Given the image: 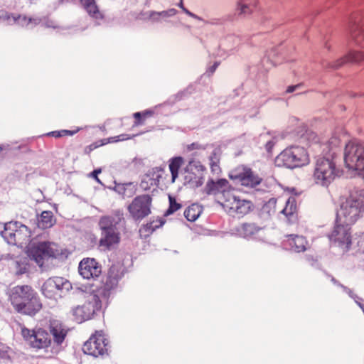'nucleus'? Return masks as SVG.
I'll list each match as a JSON object with an SVG mask.
<instances>
[{
	"instance_id": "obj_1",
	"label": "nucleus",
	"mask_w": 364,
	"mask_h": 364,
	"mask_svg": "<svg viewBox=\"0 0 364 364\" xmlns=\"http://www.w3.org/2000/svg\"><path fill=\"white\" fill-rule=\"evenodd\" d=\"M364 212V189H353L346 198L337 213L336 219L339 223L353 225Z\"/></svg>"
},
{
	"instance_id": "obj_2",
	"label": "nucleus",
	"mask_w": 364,
	"mask_h": 364,
	"mask_svg": "<svg viewBox=\"0 0 364 364\" xmlns=\"http://www.w3.org/2000/svg\"><path fill=\"white\" fill-rule=\"evenodd\" d=\"M310 161L307 151L299 146H291L284 149L274 160L275 165L294 169L307 165Z\"/></svg>"
},
{
	"instance_id": "obj_3",
	"label": "nucleus",
	"mask_w": 364,
	"mask_h": 364,
	"mask_svg": "<svg viewBox=\"0 0 364 364\" xmlns=\"http://www.w3.org/2000/svg\"><path fill=\"white\" fill-rule=\"evenodd\" d=\"M339 171L333 159L318 157L314 165L312 178L315 184L328 187L338 176Z\"/></svg>"
},
{
	"instance_id": "obj_4",
	"label": "nucleus",
	"mask_w": 364,
	"mask_h": 364,
	"mask_svg": "<svg viewBox=\"0 0 364 364\" xmlns=\"http://www.w3.org/2000/svg\"><path fill=\"white\" fill-rule=\"evenodd\" d=\"M28 256L39 267H43L46 259H56L63 255V250L52 242H39L33 245L28 251Z\"/></svg>"
},
{
	"instance_id": "obj_5",
	"label": "nucleus",
	"mask_w": 364,
	"mask_h": 364,
	"mask_svg": "<svg viewBox=\"0 0 364 364\" xmlns=\"http://www.w3.org/2000/svg\"><path fill=\"white\" fill-rule=\"evenodd\" d=\"M102 301L97 294H91L86 296L84 303L72 309L74 320L82 323L91 319L101 310Z\"/></svg>"
},
{
	"instance_id": "obj_6",
	"label": "nucleus",
	"mask_w": 364,
	"mask_h": 364,
	"mask_svg": "<svg viewBox=\"0 0 364 364\" xmlns=\"http://www.w3.org/2000/svg\"><path fill=\"white\" fill-rule=\"evenodd\" d=\"M221 205L233 217L241 218L250 213L253 205L250 200H242L233 191L224 192Z\"/></svg>"
},
{
	"instance_id": "obj_7",
	"label": "nucleus",
	"mask_w": 364,
	"mask_h": 364,
	"mask_svg": "<svg viewBox=\"0 0 364 364\" xmlns=\"http://www.w3.org/2000/svg\"><path fill=\"white\" fill-rule=\"evenodd\" d=\"M21 333L23 340L32 348L47 350L52 346L53 341L50 333L43 328L29 329L23 326L21 327Z\"/></svg>"
},
{
	"instance_id": "obj_8",
	"label": "nucleus",
	"mask_w": 364,
	"mask_h": 364,
	"mask_svg": "<svg viewBox=\"0 0 364 364\" xmlns=\"http://www.w3.org/2000/svg\"><path fill=\"white\" fill-rule=\"evenodd\" d=\"M3 237L10 245L23 246L30 242L31 232L19 222H10L5 225Z\"/></svg>"
},
{
	"instance_id": "obj_9",
	"label": "nucleus",
	"mask_w": 364,
	"mask_h": 364,
	"mask_svg": "<svg viewBox=\"0 0 364 364\" xmlns=\"http://www.w3.org/2000/svg\"><path fill=\"white\" fill-rule=\"evenodd\" d=\"M344 162L348 169L364 171V146L354 142L348 143L345 147Z\"/></svg>"
},
{
	"instance_id": "obj_10",
	"label": "nucleus",
	"mask_w": 364,
	"mask_h": 364,
	"mask_svg": "<svg viewBox=\"0 0 364 364\" xmlns=\"http://www.w3.org/2000/svg\"><path fill=\"white\" fill-rule=\"evenodd\" d=\"M152 197L149 194L136 196L127 206V210L135 221H140L151 214Z\"/></svg>"
},
{
	"instance_id": "obj_11",
	"label": "nucleus",
	"mask_w": 364,
	"mask_h": 364,
	"mask_svg": "<svg viewBox=\"0 0 364 364\" xmlns=\"http://www.w3.org/2000/svg\"><path fill=\"white\" fill-rule=\"evenodd\" d=\"M230 178L237 184L247 188H255L262 181V178L253 171L250 168L240 166L233 169L230 175Z\"/></svg>"
},
{
	"instance_id": "obj_12",
	"label": "nucleus",
	"mask_w": 364,
	"mask_h": 364,
	"mask_svg": "<svg viewBox=\"0 0 364 364\" xmlns=\"http://www.w3.org/2000/svg\"><path fill=\"white\" fill-rule=\"evenodd\" d=\"M348 32L353 43L364 47V10L353 12L348 22Z\"/></svg>"
},
{
	"instance_id": "obj_13",
	"label": "nucleus",
	"mask_w": 364,
	"mask_h": 364,
	"mask_svg": "<svg viewBox=\"0 0 364 364\" xmlns=\"http://www.w3.org/2000/svg\"><path fill=\"white\" fill-rule=\"evenodd\" d=\"M85 353L98 357L107 353L108 342L102 331H97L82 347Z\"/></svg>"
},
{
	"instance_id": "obj_14",
	"label": "nucleus",
	"mask_w": 364,
	"mask_h": 364,
	"mask_svg": "<svg viewBox=\"0 0 364 364\" xmlns=\"http://www.w3.org/2000/svg\"><path fill=\"white\" fill-rule=\"evenodd\" d=\"M350 226L339 223L336 219V225L329 235L330 241L341 247L343 252L348 251L352 243Z\"/></svg>"
},
{
	"instance_id": "obj_15",
	"label": "nucleus",
	"mask_w": 364,
	"mask_h": 364,
	"mask_svg": "<svg viewBox=\"0 0 364 364\" xmlns=\"http://www.w3.org/2000/svg\"><path fill=\"white\" fill-rule=\"evenodd\" d=\"M67 284V281L63 277H50L43 284L41 292L45 297L57 300L58 298L61 297L64 286Z\"/></svg>"
},
{
	"instance_id": "obj_16",
	"label": "nucleus",
	"mask_w": 364,
	"mask_h": 364,
	"mask_svg": "<svg viewBox=\"0 0 364 364\" xmlns=\"http://www.w3.org/2000/svg\"><path fill=\"white\" fill-rule=\"evenodd\" d=\"M34 289L30 285H17L10 289L8 293L9 301L15 310L20 303L26 301L33 292Z\"/></svg>"
},
{
	"instance_id": "obj_17",
	"label": "nucleus",
	"mask_w": 364,
	"mask_h": 364,
	"mask_svg": "<svg viewBox=\"0 0 364 364\" xmlns=\"http://www.w3.org/2000/svg\"><path fill=\"white\" fill-rule=\"evenodd\" d=\"M14 311L20 314L29 316H36L43 308V304L38 293L35 291L28 300L19 304Z\"/></svg>"
},
{
	"instance_id": "obj_18",
	"label": "nucleus",
	"mask_w": 364,
	"mask_h": 364,
	"mask_svg": "<svg viewBox=\"0 0 364 364\" xmlns=\"http://www.w3.org/2000/svg\"><path fill=\"white\" fill-rule=\"evenodd\" d=\"M79 272L85 279L98 277L102 272L101 265L91 258L83 259L79 264Z\"/></svg>"
},
{
	"instance_id": "obj_19",
	"label": "nucleus",
	"mask_w": 364,
	"mask_h": 364,
	"mask_svg": "<svg viewBox=\"0 0 364 364\" xmlns=\"http://www.w3.org/2000/svg\"><path fill=\"white\" fill-rule=\"evenodd\" d=\"M164 173V168L161 167L153 168L144 176L140 183V188L143 191H149L153 187H157Z\"/></svg>"
},
{
	"instance_id": "obj_20",
	"label": "nucleus",
	"mask_w": 364,
	"mask_h": 364,
	"mask_svg": "<svg viewBox=\"0 0 364 364\" xmlns=\"http://www.w3.org/2000/svg\"><path fill=\"white\" fill-rule=\"evenodd\" d=\"M229 182L227 179L220 178L216 181L213 179H209L206 185L204 188V192L207 195H214L216 196L219 193H221V196L220 198L219 203L223 200V193L224 192L231 191L230 190H226L228 187Z\"/></svg>"
},
{
	"instance_id": "obj_21",
	"label": "nucleus",
	"mask_w": 364,
	"mask_h": 364,
	"mask_svg": "<svg viewBox=\"0 0 364 364\" xmlns=\"http://www.w3.org/2000/svg\"><path fill=\"white\" fill-rule=\"evenodd\" d=\"M124 219L122 211H114L109 215L102 216L99 221V226L102 232L117 230L116 226Z\"/></svg>"
},
{
	"instance_id": "obj_22",
	"label": "nucleus",
	"mask_w": 364,
	"mask_h": 364,
	"mask_svg": "<svg viewBox=\"0 0 364 364\" xmlns=\"http://www.w3.org/2000/svg\"><path fill=\"white\" fill-rule=\"evenodd\" d=\"M284 243L290 247L291 251L296 253L304 252L309 247L305 237L294 234L286 235Z\"/></svg>"
},
{
	"instance_id": "obj_23",
	"label": "nucleus",
	"mask_w": 364,
	"mask_h": 364,
	"mask_svg": "<svg viewBox=\"0 0 364 364\" xmlns=\"http://www.w3.org/2000/svg\"><path fill=\"white\" fill-rule=\"evenodd\" d=\"M49 331L53 336V343L56 346H60L68 334V330L58 321L53 320L50 321Z\"/></svg>"
},
{
	"instance_id": "obj_24",
	"label": "nucleus",
	"mask_w": 364,
	"mask_h": 364,
	"mask_svg": "<svg viewBox=\"0 0 364 364\" xmlns=\"http://www.w3.org/2000/svg\"><path fill=\"white\" fill-rule=\"evenodd\" d=\"M132 136H131L129 134H122L116 136H112L107 139H103L99 141H97L84 148V154L86 155H90V153L94 151L95 149L104 146L105 144H107L109 143H115L118 141H125L129 139H132Z\"/></svg>"
},
{
	"instance_id": "obj_25",
	"label": "nucleus",
	"mask_w": 364,
	"mask_h": 364,
	"mask_svg": "<svg viewBox=\"0 0 364 364\" xmlns=\"http://www.w3.org/2000/svg\"><path fill=\"white\" fill-rule=\"evenodd\" d=\"M279 213L284 214L290 223L297 221L296 200L294 196H290L285 203L284 208H279Z\"/></svg>"
},
{
	"instance_id": "obj_26",
	"label": "nucleus",
	"mask_w": 364,
	"mask_h": 364,
	"mask_svg": "<svg viewBox=\"0 0 364 364\" xmlns=\"http://www.w3.org/2000/svg\"><path fill=\"white\" fill-rule=\"evenodd\" d=\"M119 240V233L117 230L102 232L99 244L105 250H110L114 245H117Z\"/></svg>"
},
{
	"instance_id": "obj_27",
	"label": "nucleus",
	"mask_w": 364,
	"mask_h": 364,
	"mask_svg": "<svg viewBox=\"0 0 364 364\" xmlns=\"http://www.w3.org/2000/svg\"><path fill=\"white\" fill-rule=\"evenodd\" d=\"M257 9V0H239L236 12L239 16H248L253 14Z\"/></svg>"
},
{
	"instance_id": "obj_28",
	"label": "nucleus",
	"mask_w": 364,
	"mask_h": 364,
	"mask_svg": "<svg viewBox=\"0 0 364 364\" xmlns=\"http://www.w3.org/2000/svg\"><path fill=\"white\" fill-rule=\"evenodd\" d=\"M363 60H364V52L350 51L344 57L333 62L331 67L334 69H337L346 63H358Z\"/></svg>"
},
{
	"instance_id": "obj_29",
	"label": "nucleus",
	"mask_w": 364,
	"mask_h": 364,
	"mask_svg": "<svg viewBox=\"0 0 364 364\" xmlns=\"http://www.w3.org/2000/svg\"><path fill=\"white\" fill-rule=\"evenodd\" d=\"M261 230L262 228L255 223H244L237 228V232L241 237L248 238L256 235Z\"/></svg>"
},
{
	"instance_id": "obj_30",
	"label": "nucleus",
	"mask_w": 364,
	"mask_h": 364,
	"mask_svg": "<svg viewBox=\"0 0 364 364\" xmlns=\"http://www.w3.org/2000/svg\"><path fill=\"white\" fill-rule=\"evenodd\" d=\"M220 156L221 150L218 147L213 149L208 157L210 171L213 175L218 176L222 172L220 166Z\"/></svg>"
},
{
	"instance_id": "obj_31",
	"label": "nucleus",
	"mask_w": 364,
	"mask_h": 364,
	"mask_svg": "<svg viewBox=\"0 0 364 364\" xmlns=\"http://www.w3.org/2000/svg\"><path fill=\"white\" fill-rule=\"evenodd\" d=\"M80 2L92 18L96 20L103 18V14L99 10L95 0H80Z\"/></svg>"
},
{
	"instance_id": "obj_32",
	"label": "nucleus",
	"mask_w": 364,
	"mask_h": 364,
	"mask_svg": "<svg viewBox=\"0 0 364 364\" xmlns=\"http://www.w3.org/2000/svg\"><path fill=\"white\" fill-rule=\"evenodd\" d=\"M115 191L124 198H131L136 192V186L134 183L118 184L115 186Z\"/></svg>"
},
{
	"instance_id": "obj_33",
	"label": "nucleus",
	"mask_w": 364,
	"mask_h": 364,
	"mask_svg": "<svg viewBox=\"0 0 364 364\" xmlns=\"http://www.w3.org/2000/svg\"><path fill=\"white\" fill-rule=\"evenodd\" d=\"M203 176L196 174L193 172H187L184 176V184L191 188L201 186L203 183Z\"/></svg>"
},
{
	"instance_id": "obj_34",
	"label": "nucleus",
	"mask_w": 364,
	"mask_h": 364,
	"mask_svg": "<svg viewBox=\"0 0 364 364\" xmlns=\"http://www.w3.org/2000/svg\"><path fill=\"white\" fill-rule=\"evenodd\" d=\"M184 160L181 156L173 157L169 161V170L171 173V182L174 183L178 176V171L183 164Z\"/></svg>"
},
{
	"instance_id": "obj_35",
	"label": "nucleus",
	"mask_w": 364,
	"mask_h": 364,
	"mask_svg": "<svg viewBox=\"0 0 364 364\" xmlns=\"http://www.w3.org/2000/svg\"><path fill=\"white\" fill-rule=\"evenodd\" d=\"M55 220L54 219L53 213L50 210H45L41 214L38 225L41 229H48L51 228L55 224Z\"/></svg>"
},
{
	"instance_id": "obj_36",
	"label": "nucleus",
	"mask_w": 364,
	"mask_h": 364,
	"mask_svg": "<svg viewBox=\"0 0 364 364\" xmlns=\"http://www.w3.org/2000/svg\"><path fill=\"white\" fill-rule=\"evenodd\" d=\"M203 208L198 204H192L184 211V216L188 221H195L202 213Z\"/></svg>"
},
{
	"instance_id": "obj_37",
	"label": "nucleus",
	"mask_w": 364,
	"mask_h": 364,
	"mask_svg": "<svg viewBox=\"0 0 364 364\" xmlns=\"http://www.w3.org/2000/svg\"><path fill=\"white\" fill-rule=\"evenodd\" d=\"M119 277L117 274L109 272L104 284V291H109L118 285Z\"/></svg>"
},
{
	"instance_id": "obj_38",
	"label": "nucleus",
	"mask_w": 364,
	"mask_h": 364,
	"mask_svg": "<svg viewBox=\"0 0 364 364\" xmlns=\"http://www.w3.org/2000/svg\"><path fill=\"white\" fill-rule=\"evenodd\" d=\"M80 129L77 128L75 130L62 129L58 131H53L46 134L47 136L54 138H60L66 136H73L79 132Z\"/></svg>"
},
{
	"instance_id": "obj_39",
	"label": "nucleus",
	"mask_w": 364,
	"mask_h": 364,
	"mask_svg": "<svg viewBox=\"0 0 364 364\" xmlns=\"http://www.w3.org/2000/svg\"><path fill=\"white\" fill-rule=\"evenodd\" d=\"M164 223L161 220L151 221L142 227V230L146 232L147 235L151 234L156 228L163 225Z\"/></svg>"
},
{
	"instance_id": "obj_40",
	"label": "nucleus",
	"mask_w": 364,
	"mask_h": 364,
	"mask_svg": "<svg viewBox=\"0 0 364 364\" xmlns=\"http://www.w3.org/2000/svg\"><path fill=\"white\" fill-rule=\"evenodd\" d=\"M154 114V112L151 110H146L143 112H136L134 114L135 118L134 124L139 126L144 123V120L147 117H151Z\"/></svg>"
},
{
	"instance_id": "obj_41",
	"label": "nucleus",
	"mask_w": 364,
	"mask_h": 364,
	"mask_svg": "<svg viewBox=\"0 0 364 364\" xmlns=\"http://www.w3.org/2000/svg\"><path fill=\"white\" fill-rule=\"evenodd\" d=\"M169 200V207L166 212V215H171L181 209L182 205L181 203H178L176 198L171 195L168 196Z\"/></svg>"
},
{
	"instance_id": "obj_42",
	"label": "nucleus",
	"mask_w": 364,
	"mask_h": 364,
	"mask_svg": "<svg viewBox=\"0 0 364 364\" xmlns=\"http://www.w3.org/2000/svg\"><path fill=\"white\" fill-rule=\"evenodd\" d=\"M279 200L277 198H270L268 202L265 204L264 208L267 210V212L271 213H275L276 212H279V208H277V203Z\"/></svg>"
},
{
	"instance_id": "obj_43",
	"label": "nucleus",
	"mask_w": 364,
	"mask_h": 364,
	"mask_svg": "<svg viewBox=\"0 0 364 364\" xmlns=\"http://www.w3.org/2000/svg\"><path fill=\"white\" fill-rule=\"evenodd\" d=\"M175 14V10L171 9L169 11H161V12H156V11H151L149 14V18L151 19H153L154 21L159 20V17H166L169 15H173Z\"/></svg>"
},
{
	"instance_id": "obj_44",
	"label": "nucleus",
	"mask_w": 364,
	"mask_h": 364,
	"mask_svg": "<svg viewBox=\"0 0 364 364\" xmlns=\"http://www.w3.org/2000/svg\"><path fill=\"white\" fill-rule=\"evenodd\" d=\"M178 6L181 8V9L183 10V11L187 14L188 16L194 18V19H196L198 21H203V18L198 16H197L196 14L191 12L189 10H188L186 8H185L183 6V0H180V2L178 3Z\"/></svg>"
},
{
	"instance_id": "obj_45",
	"label": "nucleus",
	"mask_w": 364,
	"mask_h": 364,
	"mask_svg": "<svg viewBox=\"0 0 364 364\" xmlns=\"http://www.w3.org/2000/svg\"><path fill=\"white\" fill-rule=\"evenodd\" d=\"M205 149V146L199 144L198 142H193L186 146V150L188 151H192L193 150Z\"/></svg>"
},
{
	"instance_id": "obj_46",
	"label": "nucleus",
	"mask_w": 364,
	"mask_h": 364,
	"mask_svg": "<svg viewBox=\"0 0 364 364\" xmlns=\"http://www.w3.org/2000/svg\"><path fill=\"white\" fill-rule=\"evenodd\" d=\"M355 240H357L358 251L364 254V234L358 235Z\"/></svg>"
},
{
	"instance_id": "obj_47",
	"label": "nucleus",
	"mask_w": 364,
	"mask_h": 364,
	"mask_svg": "<svg viewBox=\"0 0 364 364\" xmlns=\"http://www.w3.org/2000/svg\"><path fill=\"white\" fill-rule=\"evenodd\" d=\"M192 164H193V166L198 169V171L204 172L206 170L205 166L203 165L200 161H195L193 160H191L189 161V165L191 166Z\"/></svg>"
},
{
	"instance_id": "obj_48",
	"label": "nucleus",
	"mask_w": 364,
	"mask_h": 364,
	"mask_svg": "<svg viewBox=\"0 0 364 364\" xmlns=\"http://www.w3.org/2000/svg\"><path fill=\"white\" fill-rule=\"evenodd\" d=\"M225 22V19L222 18H213L210 21H205V23L213 24V25H221Z\"/></svg>"
},
{
	"instance_id": "obj_49",
	"label": "nucleus",
	"mask_w": 364,
	"mask_h": 364,
	"mask_svg": "<svg viewBox=\"0 0 364 364\" xmlns=\"http://www.w3.org/2000/svg\"><path fill=\"white\" fill-rule=\"evenodd\" d=\"M101 172H102L101 168H97V169H95L91 173L92 176L99 183L100 182V179L98 178V174L100 173Z\"/></svg>"
},
{
	"instance_id": "obj_50",
	"label": "nucleus",
	"mask_w": 364,
	"mask_h": 364,
	"mask_svg": "<svg viewBox=\"0 0 364 364\" xmlns=\"http://www.w3.org/2000/svg\"><path fill=\"white\" fill-rule=\"evenodd\" d=\"M219 65H220L219 62L214 63V64L209 68V70H208L210 73V74H213L216 70V69L218 68Z\"/></svg>"
},
{
	"instance_id": "obj_51",
	"label": "nucleus",
	"mask_w": 364,
	"mask_h": 364,
	"mask_svg": "<svg viewBox=\"0 0 364 364\" xmlns=\"http://www.w3.org/2000/svg\"><path fill=\"white\" fill-rule=\"evenodd\" d=\"M300 86V85H291V86H289L287 89V93H291L293 92H294L296 90V89L297 87H299Z\"/></svg>"
},
{
	"instance_id": "obj_52",
	"label": "nucleus",
	"mask_w": 364,
	"mask_h": 364,
	"mask_svg": "<svg viewBox=\"0 0 364 364\" xmlns=\"http://www.w3.org/2000/svg\"><path fill=\"white\" fill-rule=\"evenodd\" d=\"M306 259L309 262H316L318 261V258L316 256H314V255H309V256H306Z\"/></svg>"
},
{
	"instance_id": "obj_53",
	"label": "nucleus",
	"mask_w": 364,
	"mask_h": 364,
	"mask_svg": "<svg viewBox=\"0 0 364 364\" xmlns=\"http://www.w3.org/2000/svg\"><path fill=\"white\" fill-rule=\"evenodd\" d=\"M347 292H348L349 294H350V293L352 292V291H351L350 289H348Z\"/></svg>"
},
{
	"instance_id": "obj_54",
	"label": "nucleus",
	"mask_w": 364,
	"mask_h": 364,
	"mask_svg": "<svg viewBox=\"0 0 364 364\" xmlns=\"http://www.w3.org/2000/svg\"><path fill=\"white\" fill-rule=\"evenodd\" d=\"M3 148L0 146V153L2 151Z\"/></svg>"
}]
</instances>
